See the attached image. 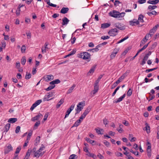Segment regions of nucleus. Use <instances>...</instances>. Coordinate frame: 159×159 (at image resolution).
I'll use <instances>...</instances> for the list:
<instances>
[{
  "mask_svg": "<svg viewBox=\"0 0 159 159\" xmlns=\"http://www.w3.org/2000/svg\"><path fill=\"white\" fill-rule=\"evenodd\" d=\"M125 14V12L120 13L119 11L115 10H113L109 13L110 16L115 18L123 17Z\"/></svg>",
  "mask_w": 159,
  "mask_h": 159,
  "instance_id": "nucleus-1",
  "label": "nucleus"
},
{
  "mask_svg": "<svg viewBox=\"0 0 159 159\" xmlns=\"http://www.w3.org/2000/svg\"><path fill=\"white\" fill-rule=\"evenodd\" d=\"M45 148V146L43 144H42L41 147L39 148V149L35 152L33 156L34 157L38 158L40 156H42L44 154L45 152V151H44Z\"/></svg>",
  "mask_w": 159,
  "mask_h": 159,
  "instance_id": "nucleus-2",
  "label": "nucleus"
},
{
  "mask_svg": "<svg viewBox=\"0 0 159 159\" xmlns=\"http://www.w3.org/2000/svg\"><path fill=\"white\" fill-rule=\"evenodd\" d=\"M90 54L86 52H84L81 53L79 55V57L84 59H88L90 57Z\"/></svg>",
  "mask_w": 159,
  "mask_h": 159,
  "instance_id": "nucleus-3",
  "label": "nucleus"
},
{
  "mask_svg": "<svg viewBox=\"0 0 159 159\" xmlns=\"http://www.w3.org/2000/svg\"><path fill=\"white\" fill-rule=\"evenodd\" d=\"M118 30L116 28L111 29L108 32V34L111 36H114L117 35Z\"/></svg>",
  "mask_w": 159,
  "mask_h": 159,
  "instance_id": "nucleus-4",
  "label": "nucleus"
},
{
  "mask_svg": "<svg viewBox=\"0 0 159 159\" xmlns=\"http://www.w3.org/2000/svg\"><path fill=\"white\" fill-rule=\"evenodd\" d=\"M13 148L11 144H8L4 149V153L5 154L8 153L10 151H12Z\"/></svg>",
  "mask_w": 159,
  "mask_h": 159,
  "instance_id": "nucleus-5",
  "label": "nucleus"
},
{
  "mask_svg": "<svg viewBox=\"0 0 159 159\" xmlns=\"http://www.w3.org/2000/svg\"><path fill=\"white\" fill-rule=\"evenodd\" d=\"M114 26L115 27L121 30H124L125 28V26H122L121 24L120 23H115Z\"/></svg>",
  "mask_w": 159,
  "mask_h": 159,
  "instance_id": "nucleus-6",
  "label": "nucleus"
},
{
  "mask_svg": "<svg viewBox=\"0 0 159 159\" xmlns=\"http://www.w3.org/2000/svg\"><path fill=\"white\" fill-rule=\"evenodd\" d=\"M85 106V102H79L77 106V109H79L80 110H82L83 108V107Z\"/></svg>",
  "mask_w": 159,
  "mask_h": 159,
  "instance_id": "nucleus-7",
  "label": "nucleus"
},
{
  "mask_svg": "<svg viewBox=\"0 0 159 159\" xmlns=\"http://www.w3.org/2000/svg\"><path fill=\"white\" fill-rule=\"evenodd\" d=\"M42 102L41 100H37L30 107V110H33L38 105H39Z\"/></svg>",
  "mask_w": 159,
  "mask_h": 159,
  "instance_id": "nucleus-8",
  "label": "nucleus"
},
{
  "mask_svg": "<svg viewBox=\"0 0 159 159\" xmlns=\"http://www.w3.org/2000/svg\"><path fill=\"white\" fill-rule=\"evenodd\" d=\"M52 96H53V94L52 93H48V94L46 95L43 99V101H49L50 100H51L52 99V98L49 99V98L52 97Z\"/></svg>",
  "mask_w": 159,
  "mask_h": 159,
  "instance_id": "nucleus-9",
  "label": "nucleus"
},
{
  "mask_svg": "<svg viewBox=\"0 0 159 159\" xmlns=\"http://www.w3.org/2000/svg\"><path fill=\"white\" fill-rule=\"evenodd\" d=\"M129 23L130 25L132 26L134 25L135 24L138 25L139 23V21L135 19H134L133 20L130 21Z\"/></svg>",
  "mask_w": 159,
  "mask_h": 159,
  "instance_id": "nucleus-10",
  "label": "nucleus"
},
{
  "mask_svg": "<svg viewBox=\"0 0 159 159\" xmlns=\"http://www.w3.org/2000/svg\"><path fill=\"white\" fill-rule=\"evenodd\" d=\"M42 117V115L41 113H39L38 114V115L32 118L31 120L33 121H34L36 120H38L40 118L41 119Z\"/></svg>",
  "mask_w": 159,
  "mask_h": 159,
  "instance_id": "nucleus-11",
  "label": "nucleus"
},
{
  "mask_svg": "<svg viewBox=\"0 0 159 159\" xmlns=\"http://www.w3.org/2000/svg\"><path fill=\"white\" fill-rule=\"evenodd\" d=\"M125 96V94H124L123 96L120 97L118 99L116 100H114L113 101L114 103H117L119 102L122 100L123 98H124Z\"/></svg>",
  "mask_w": 159,
  "mask_h": 159,
  "instance_id": "nucleus-12",
  "label": "nucleus"
},
{
  "mask_svg": "<svg viewBox=\"0 0 159 159\" xmlns=\"http://www.w3.org/2000/svg\"><path fill=\"white\" fill-rule=\"evenodd\" d=\"M75 107V104H72L70 107L68 109V110H67V111L66 112V113L69 115V114L70 113L71 111L73 110Z\"/></svg>",
  "mask_w": 159,
  "mask_h": 159,
  "instance_id": "nucleus-13",
  "label": "nucleus"
},
{
  "mask_svg": "<svg viewBox=\"0 0 159 159\" xmlns=\"http://www.w3.org/2000/svg\"><path fill=\"white\" fill-rule=\"evenodd\" d=\"M159 2V0H149L147 2V3L149 4L155 5Z\"/></svg>",
  "mask_w": 159,
  "mask_h": 159,
  "instance_id": "nucleus-14",
  "label": "nucleus"
},
{
  "mask_svg": "<svg viewBox=\"0 0 159 159\" xmlns=\"http://www.w3.org/2000/svg\"><path fill=\"white\" fill-rule=\"evenodd\" d=\"M69 9L68 7H63L60 11V12L62 14H66L68 11Z\"/></svg>",
  "mask_w": 159,
  "mask_h": 159,
  "instance_id": "nucleus-15",
  "label": "nucleus"
},
{
  "mask_svg": "<svg viewBox=\"0 0 159 159\" xmlns=\"http://www.w3.org/2000/svg\"><path fill=\"white\" fill-rule=\"evenodd\" d=\"M10 125H11L9 123H7L6 125L4 127V130L3 132V133L5 132H7L8 131L10 128Z\"/></svg>",
  "mask_w": 159,
  "mask_h": 159,
  "instance_id": "nucleus-16",
  "label": "nucleus"
},
{
  "mask_svg": "<svg viewBox=\"0 0 159 159\" xmlns=\"http://www.w3.org/2000/svg\"><path fill=\"white\" fill-rule=\"evenodd\" d=\"M94 89L92 91L93 95L98 92L99 89V85H94Z\"/></svg>",
  "mask_w": 159,
  "mask_h": 159,
  "instance_id": "nucleus-17",
  "label": "nucleus"
},
{
  "mask_svg": "<svg viewBox=\"0 0 159 159\" xmlns=\"http://www.w3.org/2000/svg\"><path fill=\"white\" fill-rule=\"evenodd\" d=\"M69 20L66 17H64L62 19V25H67L69 22Z\"/></svg>",
  "mask_w": 159,
  "mask_h": 159,
  "instance_id": "nucleus-18",
  "label": "nucleus"
},
{
  "mask_svg": "<svg viewBox=\"0 0 159 159\" xmlns=\"http://www.w3.org/2000/svg\"><path fill=\"white\" fill-rule=\"evenodd\" d=\"M95 129L96 131V133L98 134H103V129H100L98 127Z\"/></svg>",
  "mask_w": 159,
  "mask_h": 159,
  "instance_id": "nucleus-19",
  "label": "nucleus"
},
{
  "mask_svg": "<svg viewBox=\"0 0 159 159\" xmlns=\"http://www.w3.org/2000/svg\"><path fill=\"white\" fill-rule=\"evenodd\" d=\"M145 125H146V127H145V130L147 133H149L150 132V126L147 123H145Z\"/></svg>",
  "mask_w": 159,
  "mask_h": 159,
  "instance_id": "nucleus-20",
  "label": "nucleus"
},
{
  "mask_svg": "<svg viewBox=\"0 0 159 159\" xmlns=\"http://www.w3.org/2000/svg\"><path fill=\"white\" fill-rule=\"evenodd\" d=\"M96 66H94L93 67L89 70V72L87 74V75H90V74H93L94 72V70L95 69Z\"/></svg>",
  "mask_w": 159,
  "mask_h": 159,
  "instance_id": "nucleus-21",
  "label": "nucleus"
},
{
  "mask_svg": "<svg viewBox=\"0 0 159 159\" xmlns=\"http://www.w3.org/2000/svg\"><path fill=\"white\" fill-rule=\"evenodd\" d=\"M149 57L146 56V55L143 58L142 62L140 63V64L143 65L146 63V61L148 59Z\"/></svg>",
  "mask_w": 159,
  "mask_h": 159,
  "instance_id": "nucleus-22",
  "label": "nucleus"
},
{
  "mask_svg": "<svg viewBox=\"0 0 159 159\" xmlns=\"http://www.w3.org/2000/svg\"><path fill=\"white\" fill-rule=\"evenodd\" d=\"M64 102V99L62 98L61 99L59 102L56 105V107L57 108H59L61 105Z\"/></svg>",
  "mask_w": 159,
  "mask_h": 159,
  "instance_id": "nucleus-23",
  "label": "nucleus"
},
{
  "mask_svg": "<svg viewBox=\"0 0 159 159\" xmlns=\"http://www.w3.org/2000/svg\"><path fill=\"white\" fill-rule=\"evenodd\" d=\"M44 1L45 2H47V4H48L50 6L52 7H57L56 5L52 3H50V0H44Z\"/></svg>",
  "mask_w": 159,
  "mask_h": 159,
  "instance_id": "nucleus-24",
  "label": "nucleus"
},
{
  "mask_svg": "<svg viewBox=\"0 0 159 159\" xmlns=\"http://www.w3.org/2000/svg\"><path fill=\"white\" fill-rule=\"evenodd\" d=\"M144 16L142 14H140L139 15L138 20L139 21V22H141L143 23L144 22V20H143V18Z\"/></svg>",
  "mask_w": 159,
  "mask_h": 159,
  "instance_id": "nucleus-25",
  "label": "nucleus"
},
{
  "mask_svg": "<svg viewBox=\"0 0 159 159\" xmlns=\"http://www.w3.org/2000/svg\"><path fill=\"white\" fill-rule=\"evenodd\" d=\"M60 82V81L59 80L57 79H56L50 83V84L55 85V84H57L59 83Z\"/></svg>",
  "mask_w": 159,
  "mask_h": 159,
  "instance_id": "nucleus-26",
  "label": "nucleus"
},
{
  "mask_svg": "<svg viewBox=\"0 0 159 159\" xmlns=\"http://www.w3.org/2000/svg\"><path fill=\"white\" fill-rule=\"evenodd\" d=\"M17 121L16 118H11L8 120V122L11 123H13Z\"/></svg>",
  "mask_w": 159,
  "mask_h": 159,
  "instance_id": "nucleus-27",
  "label": "nucleus"
},
{
  "mask_svg": "<svg viewBox=\"0 0 159 159\" xmlns=\"http://www.w3.org/2000/svg\"><path fill=\"white\" fill-rule=\"evenodd\" d=\"M110 25V24L109 23H103L101 25V28L103 29H104L109 27Z\"/></svg>",
  "mask_w": 159,
  "mask_h": 159,
  "instance_id": "nucleus-28",
  "label": "nucleus"
},
{
  "mask_svg": "<svg viewBox=\"0 0 159 159\" xmlns=\"http://www.w3.org/2000/svg\"><path fill=\"white\" fill-rule=\"evenodd\" d=\"M30 139V132H28V134L27 136V140H26L27 142H25L24 143V144L23 145L24 147H26V146H27V143L29 142L28 140H29Z\"/></svg>",
  "mask_w": 159,
  "mask_h": 159,
  "instance_id": "nucleus-29",
  "label": "nucleus"
},
{
  "mask_svg": "<svg viewBox=\"0 0 159 159\" xmlns=\"http://www.w3.org/2000/svg\"><path fill=\"white\" fill-rule=\"evenodd\" d=\"M85 139L86 140L88 143H91V144H92V145H94L93 143L95 142V141L94 140H92L90 139L89 138H86Z\"/></svg>",
  "mask_w": 159,
  "mask_h": 159,
  "instance_id": "nucleus-30",
  "label": "nucleus"
},
{
  "mask_svg": "<svg viewBox=\"0 0 159 159\" xmlns=\"http://www.w3.org/2000/svg\"><path fill=\"white\" fill-rule=\"evenodd\" d=\"M91 108L89 107H88L85 111L84 114L86 116L88 114L89 111H91Z\"/></svg>",
  "mask_w": 159,
  "mask_h": 159,
  "instance_id": "nucleus-31",
  "label": "nucleus"
},
{
  "mask_svg": "<svg viewBox=\"0 0 159 159\" xmlns=\"http://www.w3.org/2000/svg\"><path fill=\"white\" fill-rule=\"evenodd\" d=\"M75 84H73L72 87H71L68 90L67 92V94H69L70 93H71L72 92L73 90L74 89L75 87Z\"/></svg>",
  "mask_w": 159,
  "mask_h": 159,
  "instance_id": "nucleus-32",
  "label": "nucleus"
},
{
  "mask_svg": "<svg viewBox=\"0 0 159 159\" xmlns=\"http://www.w3.org/2000/svg\"><path fill=\"white\" fill-rule=\"evenodd\" d=\"M40 124V121L37 122L34 124V129H36L39 126Z\"/></svg>",
  "mask_w": 159,
  "mask_h": 159,
  "instance_id": "nucleus-33",
  "label": "nucleus"
},
{
  "mask_svg": "<svg viewBox=\"0 0 159 159\" xmlns=\"http://www.w3.org/2000/svg\"><path fill=\"white\" fill-rule=\"evenodd\" d=\"M100 47V44L97 45L95 48H93L91 49L92 52H97L99 50L98 48Z\"/></svg>",
  "mask_w": 159,
  "mask_h": 159,
  "instance_id": "nucleus-34",
  "label": "nucleus"
},
{
  "mask_svg": "<svg viewBox=\"0 0 159 159\" xmlns=\"http://www.w3.org/2000/svg\"><path fill=\"white\" fill-rule=\"evenodd\" d=\"M47 78L48 80H51L53 79L54 77L52 75H47Z\"/></svg>",
  "mask_w": 159,
  "mask_h": 159,
  "instance_id": "nucleus-35",
  "label": "nucleus"
},
{
  "mask_svg": "<svg viewBox=\"0 0 159 159\" xmlns=\"http://www.w3.org/2000/svg\"><path fill=\"white\" fill-rule=\"evenodd\" d=\"M147 41V39H146L144 38H143L140 42V46H141L143 45H144Z\"/></svg>",
  "mask_w": 159,
  "mask_h": 159,
  "instance_id": "nucleus-36",
  "label": "nucleus"
},
{
  "mask_svg": "<svg viewBox=\"0 0 159 159\" xmlns=\"http://www.w3.org/2000/svg\"><path fill=\"white\" fill-rule=\"evenodd\" d=\"M77 156L75 154H72L70 156L69 159H76Z\"/></svg>",
  "mask_w": 159,
  "mask_h": 159,
  "instance_id": "nucleus-37",
  "label": "nucleus"
},
{
  "mask_svg": "<svg viewBox=\"0 0 159 159\" xmlns=\"http://www.w3.org/2000/svg\"><path fill=\"white\" fill-rule=\"evenodd\" d=\"M157 7L156 6H151V5H149L148 7V9L150 10H152L154 9L157 8Z\"/></svg>",
  "mask_w": 159,
  "mask_h": 159,
  "instance_id": "nucleus-38",
  "label": "nucleus"
},
{
  "mask_svg": "<svg viewBox=\"0 0 159 159\" xmlns=\"http://www.w3.org/2000/svg\"><path fill=\"white\" fill-rule=\"evenodd\" d=\"M55 87V85L52 84L51 86H50L47 88L46 89V91H48L53 89Z\"/></svg>",
  "mask_w": 159,
  "mask_h": 159,
  "instance_id": "nucleus-39",
  "label": "nucleus"
},
{
  "mask_svg": "<svg viewBox=\"0 0 159 159\" xmlns=\"http://www.w3.org/2000/svg\"><path fill=\"white\" fill-rule=\"evenodd\" d=\"M129 139L131 142L135 141L136 139V138L135 137L131 138V137L132 136V135L129 134Z\"/></svg>",
  "mask_w": 159,
  "mask_h": 159,
  "instance_id": "nucleus-40",
  "label": "nucleus"
},
{
  "mask_svg": "<svg viewBox=\"0 0 159 159\" xmlns=\"http://www.w3.org/2000/svg\"><path fill=\"white\" fill-rule=\"evenodd\" d=\"M129 38V36H126L123 39H121L117 43V44H119V43H120L123 42L125 40L127 39H128V38Z\"/></svg>",
  "mask_w": 159,
  "mask_h": 159,
  "instance_id": "nucleus-41",
  "label": "nucleus"
},
{
  "mask_svg": "<svg viewBox=\"0 0 159 159\" xmlns=\"http://www.w3.org/2000/svg\"><path fill=\"white\" fill-rule=\"evenodd\" d=\"M29 151L30 149H29L27 152L26 155L24 158V159H28V158L30 156V152Z\"/></svg>",
  "mask_w": 159,
  "mask_h": 159,
  "instance_id": "nucleus-42",
  "label": "nucleus"
},
{
  "mask_svg": "<svg viewBox=\"0 0 159 159\" xmlns=\"http://www.w3.org/2000/svg\"><path fill=\"white\" fill-rule=\"evenodd\" d=\"M153 35V34H147L145 36V37L144 38H145L146 39H147V40L148 39L149 36H150V37H152V36Z\"/></svg>",
  "mask_w": 159,
  "mask_h": 159,
  "instance_id": "nucleus-43",
  "label": "nucleus"
},
{
  "mask_svg": "<svg viewBox=\"0 0 159 159\" xmlns=\"http://www.w3.org/2000/svg\"><path fill=\"white\" fill-rule=\"evenodd\" d=\"M129 72L130 71L129 70H127L125 73L122 75V76L125 78L126 76H127Z\"/></svg>",
  "mask_w": 159,
  "mask_h": 159,
  "instance_id": "nucleus-44",
  "label": "nucleus"
},
{
  "mask_svg": "<svg viewBox=\"0 0 159 159\" xmlns=\"http://www.w3.org/2000/svg\"><path fill=\"white\" fill-rule=\"evenodd\" d=\"M157 68V67H156V68H154L147 69L145 70V72L146 73H148L150 71H153L154 70H156Z\"/></svg>",
  "mask_w": 159,
  "mask_h": 159,
  "instance_id": "nucleus-45",
  "label": "nucleus"
},
{
  "mask_svg": "<svg viewBox=\"0 0 159 159\" xmlns=\"http://www.w3.org/2000/svg\"><path fill=\"white\" fill-rule=\"evenodd\" d=\"M21 149V147L20 146L18 147L16 149V150L15 152V153L16 154L19 153Z\"/></svg>",
  "mask_w": 159,
  "mask_h": 159,
  "instance_id": "nucleus-46",
  "label": "nucleus"
},
{
  "mask_svg": "<svg viewBox=\"0 0 159 159\" xmlns=\"http://www.w3.org/2000/svg\"><path fill=\"white\" fill-rule=\"evenodd\" d=\"M26 50V47L25 45H23L21 49V51L22 53H24L25 52V50Z\"/></svg>",
  "mask_w": 159,
  "mask_h": 159,
  "instance_id": "nucleus-47",
  "label": "nucleus"
},
{
  "mask_svg": "<svg viewBox=\"0 0 159 159\" xmlns=\"http://www.w3.org/2000/svg\"><path fill=\"white\" fill-rule=\"evenodd\" d=\"M130 152L133 154H134L136 156H138L139 155V152L137 151H135L134 152V151L132 149H130L129 150Z\"/></svg>",
  "mask_w": 159,
  "mask_h": 159,
  "instance_id": "nucleus-48",
  "label": "nucleus"
},
{
  "mask_svg": "<svg viewBox=\"0 0 159 159\" xmlns=\"http://www.w3.org/2000/svg\"><path fill=\"white\" fill-rule=\"evenodd\" d=\"M132 94V91L130 89H129L128 91L127 94L129 96H130Z\"/></svg>",
  "mask_w": 159,
  "mask_h": 159,
  "instance_id": "nucleus-49",
  "label": "nucleus"
},
{
  "mask_svg": "<svg viewBox=\"0 0 159 159\" xmlns=\"http://www.w3.org/2000/svg\"><path fill=\"white\" fill-rule=\"evenodd\" d=\"M20 127L19 126L16 127L15 130V133L16 134L19 133L20 130Z\"/></svg>",
  "mask_w": 159,
  "mask_h": 159,
  "instance_id": "nucleus-50",
  "label": "nucleus"
},
{
  "mask_svg": "<svg viewBox=\"0 0 159 159\" xmlns=\"http://www.w3.org/2000/svg\"><path fill=\"white\" fill-rule=\"evenodd\" d=\"M26 62V59L25 57H23L21 59V63L23 65L25 64Z\"/></svg>",
  "mask_w": 159,
  "mask_h": 159,
  "instance_id": "nucleus-51",
  "label": "nucleus"
},
{
  "mask_svg": "<svg viewBox=\"0 0 159 159\" xmlns=\"http://www.w3.org/2000/svg\"><path fill=\"white\" fill-rule=\"evenodd\" d=\"M110 38V37L108 36H103L101 37V39L103 40L108 39Z\"/></svg>",
  "mask_w": 159,
  "mask_h": 159,
  "instance_id": "nucleus-52",
  "label": "nucleus"
},
{
  "mask_svg": "<svg viewBox=\"0 0 159 159\" xmlns=\"http://www.w3.org/2000/svg\"><path fill=\"white\" fill-rule=\"evenodd\" d=\"M103 122L104 124L105 125V126H106V125L108 124V121L106 118H105L103 120Z\"/></svg>",
  "mask_w": 159,
  "mask_h": 159,
  "instance_id": "nucleus-53",
  "label": "nucleus"
},
{
  "mask_svg": "<svg viewBox=\"0 0 159 159\" xmlns=\"http://www.w3.org/2000/svg\"><path fill=\"white\" fill-rule=\"evenodd\" d=\"M37 67H35V68H33L32 71V74L34 75L37 72L36 70Z\"/></svg>",
  "mask_w": 159,
  "mask_h": 159,
  "instance_id": "nucleus-54",
  "label": "nucleus"
},
{
  "mask_svg": "<svg viewBox=\"0 0 159 159\" xmlns=\"http://www.w3.org/2000/svg\"><path fill=\"white\" fill-rule=\"evenodd\" d=\"M138 2L140 4L145 3L146 2V0H139Z\"/></svg>",
  "mask_w": 159,
  "mask_h": 159,
  "instance_id": "nucleus-55",
  "label": "nucleus"
},
{
  "mask_svg": "<svg viewBox=\"0 0 159 159\" xmlns=\"http://www.w3.org/2000/svg\"><path fill=\"white\" fill-rule=\"evenodd\" d=\"M80 124L77 121L75 123L72 127H77L80 125Z\"/></svg>",
  "mask_w": 159,
  "mask_h": 159,
  "instance_id": "nucleus-56",
  "label": "nucleus"
},
{
  "mask_svg": "<svg viewBox=\"0 0 159 159\" xmlns=\"http://www.w3.org/2000/svg\"><path fill=\"white\" fill-rule=\"evenodd\" d=\"M116 54L113 52L111 54L110 56L111 58V59H113L114 58Z\"/></svg>",
  "mask_w": 159,
  "mask_h": 159,
  "instance_id": "nucleus-57",
  "label": "nucleus"
},
{
  "mask_svg": "<svg viewBox=\"0 0 159 159\" xmlns=\"http://www.w3.org/2000/svg\"><path fill=\"white\" fill-rule=\"evenodd\" d=\"M151 145H148L147 148V151H151Z\"/></svg>",
  "mask_w": 159,
  "mask_h": 159,
  "instance_id": "nucleus-58",
  "label": "nucleus"
},
{
  "mask_svg": "<svg viewBox=\"0 0 159 159\" xmlns=\"http://www.w3.org/2000/svg\"><path fill=\"white\" fill-rule=\"evenodd\" d=\"M129 48H127L123 52L122 54L123 55H125L126 53L128 52V51L129 50Z\"/></svg>",
  "mask_w": 159,
  "mask_h": 159,
  "instance_id": "nucleus-59",
  "label": "nucleus"
},
{
  "mask_svg": "<svg viewBox=\"0 0 159 159\" xmlns=\"http://www.w3.org/2000/svg\"><path fill=\"white\" fill-rule=\"evenodd\" d=\"M59 16V14H58L55 13L52 16V17L54 18H55Z\"/></svg>",
  "mask_w": 159,
  "mask_h": 159,
  "instance_id": "nucleus-60",
  "label": "nucleus"
},
{
  "mask_svg": "<svg viewBox=\"0 0 159 159\" xmlns=\"http://www.w3.org/2000/svg\"><path fill=\"white\" fill-rule=\"evenodd\" d=\"M159 25L158 24L156 25L153 28V29L154 31H156L157 29V28L159 27Z\"/></svg>",
  "mask_w": 159,
  "mask_h": 159,
  "instance_id": "nucleus-61",
  "label": "nucleus"
},
{
  "mask_svg": "<svg viewBox=\"0 0 159 159\" xmlns=\"http://www.w3.org/2000/svg\"><path fill=\"white\" fill-rule=\"evenodd\" d=\"M76 52V49H73L72 51H71L70 53V54L71 55H72L74 54H75Z\"/></svg>",
  "mask_w": 159,
  "mask_h": 159,
  "instance_id": "nucleus-62",
  "label": "nucleus"
},
{
  "mask_svg": "<svg viewBox=\"0 0 159 159\" xmlns=\"http://www.w3.org/2000/svg\"><path fill=\"white\" fill-rule=\"evenodd\" d=\"M30 78V73H28L27 72L26 75L25 76V79H29Z\"/></svg>",
  "mask_w": 159,
  "mask_h": 159,
  "instance_id": "nucleus-63",
  "label": "nucleus"
},
{
  "mask_svg": "<svg viewBox=\"0 0 159 159\" xmlns=\"http://www.w3.org/2000/svg\"><path fill=\"white\" fill-rule=\"evenodd\" d=\"M123 123L125 126H128L129 125V123L126 120H125V121L123 122Z\"/></svg>",
  "mask_w": 159,
  "mask_h": 159,
  "instance_id": "nucleus-64",
  "label": "nucleus"
}]
</instances>
